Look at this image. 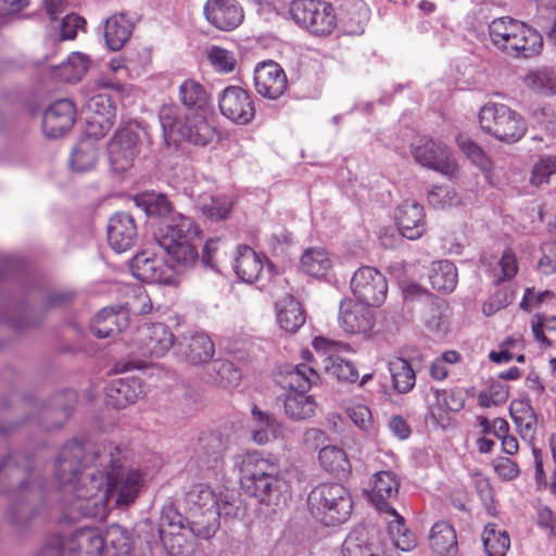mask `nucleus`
Here are the masks:
<instances>
[{
	"label": "nucleus",
	"mask_w": 556,
	"mask_h": 556,
	"mask_svg": "<svg viewBox=\"0 0 556 556\" xmlns=\"http://www.w3.org/2000/svg\"><path fill=\"white\" fill-rule=\"evenodd\" d=\"M89 56L81 52H73L65 62L53 70V77L60 81L76 83L89 68Z\"/></svg>",
	"instance_id": "nucleus-38"
},
{
	"label": "nucleus",
	"mask_w": 556,
	"mask_h": 556,
	"mask_svg": "<svg viewBox=\"0 0 556 556\" xmlns=\"http://www.w3.org/2000/svg\"><path fill=\"white\" fill-rule=\"evenodd\" d=\"M198 236L199 229L193 220L182 214H176L165 222L155 235L159 247L167 256L165 261L175 271L178 282L198 263L199 253L193 242Z\"/></svg>",
	"instance_id": "nucleus-4"
},
{
	"label": "nucleus",
	"mask_w": 556,
	"mask_h": 556,
	"mask_svg": "<svg viewBox=\"0 0 556 556\" xmlns=\"http://www.w3.org/2000/svg\"><path fill=\"white\" fill-rule=\"evenodd\" d=\"M371 305L344 299L340 303L339 324L343 331L368 336L375 326V313Z\"/></svg>",
	"instance_id": "nucleus-18"
},
{
	"label": "nucleus",
	"mask_w": 556,
	"mask_h": 556,
	"mask_svg": "<svg viewBox=\"0 0 556 556\" xmlns=\"http://www.w3.org/2000/svg\"><path fill=\"white\" fill-rule=\"evenodd\" d=\"M76 440L67 442L54 464V477L62 488L70 514L104 518L111 505H131L143 486L138 469L122 467V451L112 443L97 446L91 455Z\"/></svg>",
	"instance_id": "nucleus-1"
},
{
	"label": "nucleus",
	"mask_w": 556,
	"mask_h": 556,
	"mask_svg": "<svg viewBox=\"0 0 556 556\" xmlns=\"http://www.w3.org/2000/svg\"><path fill=\"white\" fill-rule=\"evenodd\" d=\"M498 266L500 274L495 275L496 283L514 278L518 273V262L515 253L511 250L504 251L498 261Z\"/></svg>",
	"instance_id": "nucleus-60"
},
{
	"label": "nucleus",
	"mask_w": 556,
	"mask_h": 556,
	"mask_svg": "<svg viewBox=\"0 0 556 556\" xmlns=\"http://www.w3.org/2000/svg\"><path fill=\"white\" fill-rule=\"evenodd\" d=\"M233 495L216 493L206 484H197L186 494V503L191 511L200 514H210L215 521L220 516H231L233 514Z\"/></svg>",
	"instance_id": "nucleus-14"
},
{
	"label": "nucleus",
	"mask_w": 556,
	"mask_h": 556,
	"mask_svg": "<svg viewBox=\"0 0 556 556\" xmlns=\"http://www.w3.org/2000/svg\"><path fill=\"white\" fill-rule=\"evenodd\" d=\"M430 541L438 554H448L456 547V532L448 522L438 521L432 526Z\"/></svg>",
	"instance_id": "nucleus-44"
},
{
	"label": "nucleus",
	"mask_w": 556,
	"mask_h": 556,
	"mask_svg": "<svg viewBox=\"0 0 556 556\" xmlns=\"http://www.w3.org/2000/svg\"><path fill=\"white\" fill-rule=\"evenodd\" d=\"M493 468L497 477L503 481H513L520 475L519 466L508 457H497L493 463Z\"/></svg>",
	"instance_id": "nucleus-61"
},
{
	"label": "nucleus",
	"mask_w": 556,
	"mask_h": 556,
	"mask_svg": "<svg viewBox=\"0 0 556 556\" xmlns=\"http://www.w3.org/2000/svg\"><path fill=\"white\" fill-rule=\"evenodd\" d=\"M412 153L421 166L435 170L444 176L453 177L457 170V162L451 150L442 142L420 138L412 146Z\"/></svg>",
	"instance_id": "nucleus-13"
},
{
	"label": "nucleus",
	"mask_w": 556,
	"mask_h": 556,
	"mask_svg": "<svg viewBox=\"0 0 556 556\" xmlns=\"http://www.w3.org/2000/svg\"><path fill=\"white\" fill-rule=\"evenodd\" d=\"M482 541L489 556H505L510 546L508 533L495 523L485 526Z\"/></svg>",
	"instance_id": "nucleus-42"
},
{
	"label": "nucleus",
	"mask_w": 556,
	"mask_h": 556,
	"mask_svg": "<svg viewBox=\"0 0 556 556\" xmlns=\"http://www.w3.org/2000/svg\"><path fill=\"white\" fill-rule=\"evenodd\" d=\"M333 266V258L324 248H309L301 257V268L308 276L325 277Z\"/></svg>",
	"instance_id": "nucleus-34"
},
{
	"label": "nucleus",
	"mask_w": 556,
	"mask_h": 556,
	"mask_svg": "<svg viewBox=\"0 0 556 556\" xmlns=\"http://www.w3.org/2000/svg\"><path fill=\"white\" fill-rule=\"evenodd\" d=\"M401 235L409 240L420 238L426 231V215L422 205L415 201L402 202L395 214Z\"/></svg>",
	"instance_id": "nucleus-22"
},
{
	"label": "nucleus",
	"mask_w": 556,
	"mask_h": 556,
	"mask_svg": "<svg viewBox=\"0 0 556 556\" xmlns=\"http://www.w3.org/2000/svg\"><path fill=\"white\" fill-rule=\"evenodd\" d=\"M460 150L486 175L491 169V161L482 149L471 140H459Z\"/></svg>",
	"instance_id": "nucleus-58"
},
{
	"label": "nucleus",
	"mask_w": 556,
	"mask_h": 556,
	"mask_svg": "<svg viewBox=\"0 0 556 556\" xmlns=\"http://www.w3.org/2000/svg\"><path fill=\"white\" fill-rule=\"evenodd\" d=\"M350 287L357 301L372 307L380 306L388 293L387 278L371 266L359 267L353 274Z\"/></svg>",
	"instance_id": "nucleus-12"
},
{
	"label": "nucleus",
	"mask_w": 556,
	"mask_h": 556,
	"mask_svg": "<svg viewBox=\"0 0 556 556\" xmlns=\"http://www.w3.org/2000/svg\"><path fill=\"white\" fill-rule=\"evenodd\" d=\"M556 173V159L554 156L541 157L533 166L531 184L541 186L548 181L551 175Z\"/></svg>",
	"instance_id": "nucleus-57"
},
{
	"label": "nucleus",
	"mask_w": 556,
	"mask_h": 556,
	"mask_svg": "<svg viewBox=\"0 0 556 556\" xmlns=\"http://www.w3.org/2000/svg\"><path fill=\"white\" fill-rule=\"evenodd\" d=\"M288 80L282 67L274 61H264L254 68V87L263 98L276 100L287 90Z\"/></svg>",
	"instance_id": "nucleus-19"
},
{
	"label": "nucleus",
	"mask_w": 556,
	"mask_h": 556,
	"mask_svg": "<svg viewBox=\"0 0 556 556\" xmlns=\"http://www.w3.org/2000/svg\"><path fill=\"white\" fill-rule=\"evenodd\" d=\"M342 556H377L365 528H356L349 533L342 544Z\"/></svg>",
	"instance_id": "nucleus-45"
},
{
	"label": "nucleus",
	"mask_w": 556,
	"mask_h": 556,
	"mask_svg": "<svg viewBox=\"0 0 556 556\" xmlns=\"http://www.w3.org/2000/svg\"><path fill=\"white\" fill-rule=\"evenodd\" d=\"M132 275L147 283L178 285L176 274L166 261L144 251L137 254L130 265Z\"/></svg>",
	"instance_id": "nucleus-16"
},
{
	"label": "nucleus",
	"mask_w": 556,
	"mask_h": 556,
	"mask_svg": "<svg viewBox=\"0 0 556 556\" xmlns=\"http://www.w3.org/2000/svg\"><path fill=\"white\" fill-rule=\"evenodd\" d=\"M289 13L296 25L316 36L330 35L338 25L334 8L323 0H293Z\"/></svg>",
	"instance_id": "nucleus-10"
},
{
	"label": "nucleus",
	"mask_w": 556,
	"mask_h": 556,
	"mask_svg": "<svg viewBox=\"0 0 556 556\" xmlns=\"http://www.w3.org/2000/svg\"><path fill=\"white\" fill-rule=\"evenodd\" d=\"M251 439L258 445L282 437V425L271 414L253 407L250 420Z\"/></svg>",
	"instance_id": "nucleus-28"
},
{
	"label": "nucleus",
	"mask_w": 556,
	"mask_h": 556,
	"mask_svg": "<svg viewBox=\"0 0 556 556\" xmlns=\"http://www.w3.org/2000/svg\"><path fill=\"white\" fill-rule=\"evenodd\" d=\"M531 328L534 338L543 343L548 344L547 338L544 332L556 331V316H547L544 314H535L531 319Z\"/></svg>",
	"instance_id": "nucleus-59"
},
{
	"label": "nucleus",
	"mask_w": 556,
	"mask_h": 556,
	"mask_svg": "<svg viewBox=\"0 0 556 556\" xmlns=\"http://www.w3.org/2000/svg\"><path fill=\"white\" fill-rule=\"evenodd\" d=\"M128 324V311L124 307H104L99 311L90 325V331L98 338L105 339L122 331Z\"/></svg>",
	"instance_id": "nucleus-26"
},
{
	"label": "nucleus",
	"mask_w": 556,
	"mask_h": 556,
	"mask_svg": "<svg viewBox=\"0 0 556 556\" xmlns=\"http://www.w3.org/2000/svg\"><path fill=\"white\" fill-rule=\"evenodd\" d=\"M220 113L238 125L249 124L255 116V106L249 91L239 86H228L218 96Z\"/></svg>",
	"instance_id": "nucleus-15"
},
{
	"label": "nucleus",
	"mask_w": 556,
	"mask_h": 556,
	"mask_svg": "<svg viewBox=\"0 0 556 556\" xmlns=\"http://www.w3.org/2000/svg\"><path fill=\"white\" fill-rule=\"evenodd\" d=\"M318 380L316 370L306 365H285L276 375L277 383L291 393H306Z\"/></svg>",
	"instance_id": "nucleus-24"
},
{
	"label": "nucleus",
	"mask_w": 556,
	"mask_h": 556,
	"mask_svg": "<svg viewBox=\"0 0 556 556\" xmlns=\"http://www.w3.org/2000/svg\"><path fill=\"white\" fill-rule=\"evenodd\" d=\"M108 405L122 409L130 403H135L143 393L139 379L116 378L113 379L105 389Z\"/></svg>",
	"instance_id": "nucleus-25"
},
{
	"label": "nucleus",
	"mask_w": 556,
	"mask_h": 556,
	"mask_svg": "<svg viewBox=\"0 0 556 556\" xmlns=\"http://www.w3.org/2000/svg\"><path fill=\"white\" fill-rule=\"evenodd\" d=\"M511 299L505 289L496 290L482 306V312L485 316H492L502 308H505Z\"/></svg>",
	"instance_id": "nucleus-62"
},
{
	"label": "nucleus",
	"mask_w": 556,
	"mask_h": 556,
	"mask_svg": "<svg viewBox=\"0 0 556 556\" xmlns=\"http://www.w3.org/2000/svg\"><path fill=\"white\" fill-rule=\"evenodd\" d=\"M233 269L242 281L254 283L258 281L264 274L263 258L250 247H239Z\"/></svg>",
	"instance_id": "nucleus-30"
},
{
	"label": "nucleus",
	"mask_w": 556,
	"mask_h": 556,
	"mask_svg": "<svg viewBox=\"0 0 556 556\" xmlns=\"http://www.w3.org/2000/svg\"><path fill=\"white\" fill-rule=\"evenodd\" d=\"M122 88L106 77H100L87 85V100L84 105L87 135L101 138L111 129L115 118L113 96L119 94Z\"/></svg>",
	"instance_id": "nucleus-7"
},
{
	"label": "nucleus",
	"mask_w": 556,
	"mask_h": 556,
	"mask_svg": "<svg viewBox=\"0 0 556 556\" xmlns=\"http://www.w3.org/2000/svg\"><path fill=\"white\" fill-rule=\"evenodd\" d=\"M346 414L351 421L368 437L376 435L377 430L372 421L371 412L366 405L352 404L346 407Z\"/></svg>",
	"instance_id": "nucleus-52"
},
{
	"label": "nucleus",
	"mask_w": 556,
	"mask_h": 556,
	"mask_svg": "<svg viewBox=\"0 0 556 556\" xmlns=\"http://www.w3.org/2000/svg\"><path fill=\"white\" fill-rule=\"evenodd\" d=\"M142 129L136 123L118 128L108 143V156L112 169L123 173L134 165L139 153V140Z\"/></svg>",
	"instance_id": "nucleus-11"
},
{
	"label": "nucleus",
	"mask_w": 556,
	"mask_h": 556,
	"mask_svg": "<svg viewBox=\"0 0 556 556\" xmlns=\"http://www.w3.org/2000/svg\"><path fill=\"white\" fill-rule=\"evenodd\" d=\"M103 548V536L89 528L77 530L64 545L68 556H101Z\"/></svg>",
	"instance_id": "nucleus-27"
},
{
	"label": "nucleus",
	"mask_w": 556,
	"mask_h": 556,
	"mask_svg": "<svg viewBox=\"0 0 556 556\" xmlns=\"http://www.w3.org/2000/svg\"><path fill=\"white\" fill-rule=\"evenodd\" d=\"M435 402L430 406V414L434 419L443 418V414L447 410H458L462 408V402L454 400L453 394L445 390L434 391Z\"/></svg>",
	"instance_id": "nucleus-56"
},
{
	"label": "nucleus",
	"mask_w": 556,
	"mask_h": 556,
	"mask_svg": "<svg viewBox=\"0 0 556 556\" xmlns=\"http://www.w3.org/2000/svg\"><path fill=\"white\" fill-rule=\"evenodd\" d=\"M240 484L245 493L267 505H280L290 497V483L277 458L247 454L240 464Z\"/></svg>",
	"instance_id": "nucleus-2"
},
{
	"label": "nucleus",
	"mask_w": 556,
	"mask_h": 556,
	"mask_svg": "<svg viewBox=\"0 0 556 556\" xmlns=\"http://www.w3.org/2000/svg\"><path fill=\"white\" fill-rule=\"evenodd\" d=\"M97 139L94 136L86 134V137L74 147L70 164L75 172L85 173L96 167L99 160Z\"/></svg>",
	"instance_id": "nucleus-31"
},
{
	"label": "nucleus",
	"mask_w": 556,
	"mask_h": 556,
	"mask_svg": "<svg viewBox=\"0 0 556 556\" xmlns=\"http://www.w3.org/2000/svg\"><path fill=\"white\" fill-rule=\"evenodd\" d=\"M520 409L510 407V415L518 427L519 433L522 439L531 440L535 433L538 420L533 408L525 403H519Z\"/></svg>",
	"instance_id": "nucleus-46"
},
{
	"label": "nucleus",
	"mask_w": 556,
	"mask_h": 556,
	"mask_svg": "<svg viewBox=\"0 0 556 556\" xmlns=\"http://www.w3.org/2000/svg\"><path fill=\"white\" fill-rule=\"evenodd\" d=\"M163 137L167 147L187 141L195 146H206L215 135L214 127L206 119V113L182 115L178 106L163 105L159 113Z\"/></svg>",
	"instance_id": "nucleus-6"
},
{
	"label": "nucleus",
	"mask_w": 556,
	"mask_h": 556,
	"mask_svg": "<svg viewBox=\"0 0 556 556\" xmlns=\"http://www.w3.org/2000/svg\"><path fill=\"white\" fill-rule=\"evenodd\" d=\"M429 280L432 288L439 292H452L458 281V273L455 264L447 260L433 263L429 273Z\"/></svg>",
	"instance_id": "nucleus-37"
},
{
	"label": "nucleus",
	"mask_w": 556,
	"mask_h": 556,
	"mask_svg": "<svg viewBox=\"0 0 556 556\" xmlns=\"http://www.w3.org/2000/svg\"><path fill=\"white\" fill-rule=\"evenodd\" d=\"M549 295V291L536 293L532 288H527L520 302V307L526 312H530L532 308L536 307L544 301L545 298Z\"/></svg>",
	"instance_id": "nucleus-64"
},
{
	"label": "nucleus",
	"mask_w": 556,
	"mask_h": 556,
	"mask_svg": "<svg viewBox=\"0 0 556 556\" xmlns=\"http://www.w3.org/2000/svg\"><path fill=\"white\" fill-rule=\"evenodd\" d=\"M137 228L131 215L116 213L108 224V240L111 248L122 253L129 250L136 242Z\"/></svg>",
	"instance_id": "nucleus-23"
},
{
	"label": "nucleus",
	"mask_w": 556,
	"mask_h": 556,
	"mask_svg": "<svg viewBox=\"0 0 556 556\" xmlns=\"http://www.w3.org/2000/svg\"><path fill=\"white\" fill-rule=\"evenodd\" d=\"M206 21L224 31H230L240 26L244 12L237 0H206L203 7Z\"/></svg>",
	"instance_id": "nucleus-20"
},
{
	"label": "nucleus",
	"mask_w": 556,
	"mask_h": 556,
	"mask_svg": "<svg viewBox=\"0 0 556 556\" xmlns=\"http://www.w3.org/2000/svg\"><path fill=\"white\" fill-rule=\"evenodd\" d=\"M479 124L483 131L506 143L519 141L527 130L522 117L502 103L483 105L479 112Z\"/></svg>",
	"instance_id": "nucleus-9"
},
{
	"label": "nucleus",
	"mask_w": 556,
	"mask_h": 556,
	"mask_svg": "<svg viewBox=\"0 0 556 556\" xmlns=\"http://www.w3.org/2000/svg\"><path fill=\"white\" fill-rule=\"evenodd\" d=\"M509 395V388L507 384L495 381L492 382L488 389L480 392L478 402L483 407H492L505 403Z\"/></svg>",
	"instance_id": "nucleus-55"
},
{
	"label": "nucleus",
	"mask_w": 556,
	"mask_h": 556,
	"mask_svg": "<svg viewBox=\"0 0 556 556\" xmlns=\"http://www.w3.org/2000/svg\"><path fill=\"white\" fill-rule=\"evenodd\" d=\"M489 38L496 50L511 58L529 59L543 48V38L536 29L509 16L491 21Z\"/></svg>",
	"instance_id": "nucleus-5"
},
{
	"label": "nucleus",
	"mask_w": 556,
	"mask_h": 556,
	"mask_svg": "<svg viewBox=\"0 0 556 556\" xmlns=\"http://www.w3.org/2000/svg\"><path fill=\"white\" fill-rule=\"evenodd\" d=\"M207 60L217 72L225 74L233 72L237 65L235 53L218 46L207 50Z\"/></svg>",
	"instance_id": "nucleus-53"
},
{
	"label": "nucleus",
	"mask_w": 556,
	"mask_h": 556,
	"mask_svg": "<svg viewBox=\"0 0 556 556\" xmlns=\"http://www.w3.org/2000/svg\"><path fill=\"white\" fill-rule=\"evenodd\" d=\"M388 368L391 374L394 390L400 394H406L413 390L416 383V375L410 364L401 357L389 361Z\"/></svg>",
	"instance_id": "nucleus-39"
},
{
	"label": "nucleus",
	"mask_w": 556,
	"mask_h": 556,
	"mask_svg": "<svg viewBox=\"0 0 556 556\" xmlns=\"http://www.w3.org/2000/svg\"><path fill=\"white\" fill-rule=\"evenodd\" d=\"M320 465L329 472L338 477H346L351 470V464L346 453L336 446L328 445L319 451Z\"/></svg>",
	"instance_id": "nucleus-40"
},
{
	"label": "nucleus",
	"mask_w": 556,
	"mask_h": 556,
	"mask_svg": "<svg viewBox=\"0 0 556 556\" xmlns=\"http://www.w3.org/2000/svg\"><path fill=\"white\" fill-rule=\"evenodd\" d=\"M231 201L225 195H214L208 200L203 199L200 208L203 215L212 220H222L227 218L231 210Z\"/></svg>",
	"instance_id": "nucleus-51"
},
{
	"label": "nucleus",
	"mask_w": 556,
	"mask_h": 556,
	"mask_svg": "<svg viewBox=\"0 0 556 556\" xmlns=\"http://www.w3.org/2000/svg\"><path fill=\"white\" fill-rule=\"evenodd\" d=\"M345 20L351 34L364 31V25L369 20V9L363 0H354L344 4Z\"/></svg>",
	"instance_id": "nucleus-49"
},
{
	"label": "nucleus",
	"mask_w": 556,
	"mask_h": 556,
	"mask_svg": "<svg viewBox=\"0 0 556 556\" xmlns=\"http://www.w3.org/2000/svg\"><path fill=\"white\" fill-rule=\"evenodd\" d=\"M283 407L289 418L304 420L315 415L316 402L306 393H290L285 399Z\"/></svg>",
	"instance_id": "nucleus-41"
},
{
	"label": "nucleus",
	"mask_w": 556,
	"mask_h": 556,
	"mask_svg": "<svg viewBox=\"0 0 556 556\" xmlns=\"http://www.w3.org/2000/svg\"><path fill=\"white\" fill-rule=\"evenodd\" d=\"M179 352L192 364L208 362L214 355V343L202 332H194L178 342Z\"/></svg>",
	"instance_id": "nucleus-29"
},
{
	"label": "nucleus",
	"mask_w": 556,
	"mask_h": 556,
	"mask_svg": "<svg viewBox=\"0 0 556 556\" xmlns=\"http://www.w3.org/2000/svg\"><path fill=\"white\" fill-rule=\"evenodd\" d=\"M277 320L287 332H295L305 323V315L299 301L287 296L276 304Z\"/></svg>",
	"instance_id": "nucleus-33"
},
{
	"label": "nucleus",
	"mask_w": 556,
	"mask_h": 556,
	"mask_svg": "<svg viewBox=\"0 0 556 556\" xmlns=\"http://www.w3.org/2000/svg\"><path fill=\"white\" fill-rule=\"evenodd\" d=\"M523 84L535 93L554 96L556 94V71L547 66L530 68L523 76Z\"/></svg>",
	"instance_id": "nucleus-36"
},
{
	"label": "nucleus",
	"mask_w": 556,
	"mask_h": 556,
	"mask_svg": "<svg viewBox=\"0 0 556 556\" xmlns=\"http://www.w3.org/2000/svg\"><path fill=\"white\" fill-rule=\"evenodd\" d=\"M369 501L384 520L393 544L403 552L416 546L415 534L406 527L405 519L393 507L400 490L399 477L390 470L376 472L370 480Z\"/></svg>",
	"instance_id": "nucleus-3"
},
{
	"label": "nucleus",
	"mask_w": 556,
	"mask_h": 556,
	"mask_svg": "<svg viewBox=\"0 0 556 556\" xmlns=\"http://www.w3.org/2000/svg\"><path fill=\"white\" fill-rule=\"evenodd\" d=\"M104 539V546L110 544L117 555H127L131 549V539L128 531L117 525L111 526Z\"/></svg>",
	"instance_id": "nucleus-54"
},
{
	"label": "nucleus",
	"mask_w": 556,
	"mask_h": 556,
	"mask_svg": "<svg viewBox=\"0 0 556 556\" xmlns=\"http://www.w3.org/2000/svg\"><path fill=\"white\" fill-rule=\"evenodd\" d=\"M428 203L437 210L456 207L464 204L463 198L448 186H435L428 191Z\"/></svg>",
	"instance_id": "nucleus-47"
},
{
	"label": "nucleus",
	"mask_w": 556,
	"mask_h": 556,
	"mask_svg": "<svg viewBox=\"0 0 556 556\" xmlns=\"http://www.w3.org/2000/svg\"><path fill=\"white\" fill-rule=\"evenodd\" d=\"M326 371L343 382H356L359 378L354 364L339 356L329 355L325 361Z\"/></svg>",
	"instance_id": "nucleus-48"
},
{
	"label": "nucleus",
	"mask_w": 556,
	"mask_h": 556,
	"mask_svg": "<svg viewBox=\"0 0 556 556\" xmlns=\"http://www.w3.org/2000/svg\"><path fill=\"white\" fill-rule=\"evenodd\" d=\"M132 26L124 14H114L105 21L104 38L108 47L117 51L130 38Z\"/></svg>",
	"instance_id": "nucleus-35"
},
{
	"label": "nucleus",
	"mask_w": 556,
	"mask_h": 556,
	"mask_svg": "<svg viewBox=\"0 0 556 556\" xmlns=\"http://www.w3.org/2000/svg\"><path fill=\"white\" fill-rule=\"evenodd\" d=\"M28 464L27 458L22 454H14L0 463V479L9 478L12 483L17 484V489L23 491L27 488L24 478L27 476L28 467L22 466Z\"/></svg>",
	"instance_id": "nucleus-43"
},
{
	"label": "nucleus",
	"mask_w": 556,
	"mask_h": 556,
	"mask_svg": "<svg viewBox=\"0 0 556 556\" xmlns=\"http://www.w3.org/2000/svg\"><path fill=\"white\" fill-rule=\"evenodd\" d=\"M311 514L325 526L344 522L351 515L353 503L348 490L338 483H324L308 494Z\"/></svg>",
	"instance_id": "nucleus-8"
},
{
	"label": "nucleus",
	"mask_w": 556,
	"mask_h": 556,
	"mask_svg": "<svg viewBox=\"0 0 556 556\" xmlns=\"http://www.w3.org/2000/svg\"><path fill=\"white\" fill-rule=\"evenodd\" d=\"M134 344L144 356L162 357L172 349L174 334L162 323L144 324L138 328Z\"/></svg>",
	"instance_id": "nucleus-17"
},
{
	"label": "nucleus",
	"mask_w": 556,
	"mask_h": 556,
	"mask_svg": "<svg viewBox=\"0 0 556 556\" xmlns=\"http://www.w3.org/2000/svg\"><path fill=\"white\" fill-rule=\"evenodd\" d=\"M179 100L188 110L187 114L206 113L207 92L205 88L193 79L184 80L178 88Z\"/></svg>",
	"instance_id": "nucleus-32"
},
{
	"label": "nucleus",
	"mask_w": 556,
	"mask_h": 556,
	"mask_svg": "<svg viewBox=\"0 0 556 556\" xmlns=\"http://www.w3.org/2000/svg\"><path fill=\"white\" fill-rule=\"evenodd\" d=\"M75 117L76 109L72 100H56L43 113L42 129L50 138L61 137L73 127Z\"/></svg>",
	"instance_id": "nucleus-21"
},
{
	"label": "nucleus",
	"mask_w": 556,
	"mask_h": 556,
	"mask_svg": "<svg viewBox=\"0 0 556 556\" xmlns=\"http://www.w3.org/2000/svg\"><path fill=\"white\" fill-rule=\"evenodd\" d=\"M85 20L76 14H66L62 17L59 27L61 39H74L78 29L84 27Z\"/></svg>",
	"instance_id": "nucleus-63"
},
{
	"label": "nucleus",
	"mask_w": 556,
	"mask_h": 556,
	"mask_svg": "<svg viewBox=\"0 0 556 556\" xmlns=\"http://www.w3.org/2000/svg\"><path fill=\"white\" fill-rule=\"evenodd\" d=\"M137 206L142 207L147 215L165 216L170 212V204L164 194L144 192L135 197Z\"/></svg>",
	"instance_id": "nucleus-50"
}]
</instances>
